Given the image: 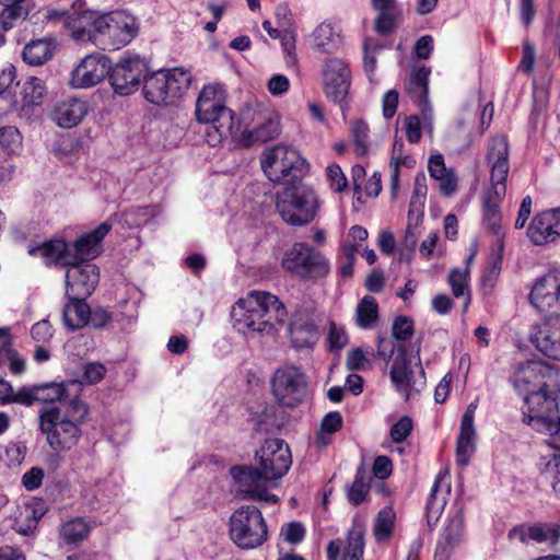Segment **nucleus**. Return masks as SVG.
Instances as JSON below:
<instances>
[{
    "mask_svg": "<svg viewBox=\"0 0 560 560\" xmlns=\"http://www.w3.org/2000/svg\"><path fill=\"white\" fill-rule=\"evenodd\" d=\"M258 468L254 466H233L230 474L237 490L246 499L277 503L278 497L268 490L276 486L292 464L288 444L281 439H268L256 452Z\"/></svg>",
    "mask_w": 560,
    "mask_h": 560,
    "instance_id": "f257e3e1",
    "label": "nucleus"
},
{
    "mask_svg": "<svg viewBox=\"0 0 560 560\" xmlns=\"http://www.w3.org/2000/svg\"><path fill=\"white\" fill-rule=\"evenodd\" d=\"M68 26L73 39L90 42L102 49H120L128 45L139 32L137 19L125 12L106 14L84 12L69 21Z\"/></svg>",
    "mask_w": 560,
    "mask_h": 560,
    "instance_id": "f03ea898",
    "label": "nucleus"
},
{
    "mask_svg": "<svg viewBox=\"0 0 560 560\" xmlns=\"http://www.w3.org/2000/svg\"><path fill=\"white\" fill-rule=\"evenodd\" d=\"M287 316L278 296L256 290L235 302L231 311L234 328L245 336L278 334Z\"/></svg>",
    "mask_w": 560,
    "mask_h": 560,
    "instance_id": "7ed1b4c3",
    "label": "nucleus"
},
{
    "mask_svg": "<svg viewBox=\"0 0 560 560\" xmlns=\"http://www.w3.org/2000/svg\"><path fill=\"white\" fill-rule=\"evenodd\" d=\"M89 413L88 405L74 399L60 407H45L39 412V430L56 454L72 450L81 438V428Z\"/></svg>",
    "mask_w": 560,
    "mask_h": 560,
    "instance_id": "20e7f679",
    "label": "nucleus"
},
{
    "mask_svg": "<svg viewBox=\"0 0 560 560\" xmlns=\"http://www.w3.org/2000/svg\"><path fill=\"white\" fill-rule=\"evenodd\" d=\"M108 222L101 223L95 230L78 237L71 246L63 240H52L37 246H30L31 256L42 257L47 265H72L91 262L102 253V241L110 232Z\"/></svg>",
    "mask_w": 560,
    "mask_h": 560,
    "instance_id": "39448f33",
    "label": "nucleus"
},
{
    "mask_svg": "<svg viewBox=\"0 0 560 560\" xmlns=\"http://www.w3.org/2000/svg\"><path fill=\"white\" fill-rule=\"evenodd\" d=\"M260 166L271 183L284 187L301 185L311 171V164L300 151L284 144L266 148L260 156Z\"/></svg>",
    "mask_w": 560,
    "mask_h": 560,
    "instance_id": "423d86ee",
    "label": "nucleus"
},
{
    "mask_svg": "<svg viewBox=\"0 0 560 560\" xmlns=\"http://www.w3.org/2000/svg\"><path fill=\"white\" fill-rule=\"evenodd\" d=\"M191 79L190 71L182 67L147 71L142 82L143 97L153 105H171L188 90Z\"/></svg>",
    "mask_w": 560,
    "mask_h": 560,
    "instance_id": "0eeeda50",
    "label": "nucleus"
},
{
    "mask_svg": "<svg viewBox=\"0 0 560 560\" xmlns=\"http://www.w3.org/2000/svg\"><path fill=\"white\" fill-rule=\"evenodd\" d=\"M229 535L242 550L264 545L268 539V527L260 510L254 505H244L234 511L229 521Z\"/></svg>",
    "mask_w": 560,
    "mask_h": 560,
    "instance_id": "6e6552de",
    "label": "nucleus"
},
{
    "mask_svg": "<svg viewBox=\"0 0 560 560\" xmlns=\"http://www.w3.org/2000/svg\"><path fill=\"white\" fill-rule=\"evenodd\" d=\"M276 209L290 225H306L315 218V200L312 187L293 185L276 195Z\"/></svg>",
    "mask_w": 560,
    "mask_h": 560,
    "instance_id": "1a4fd4ad",
    "label": "nucleus"
},
{
    "mask_svg": "<svg viewBox=\"0 0 560 560\" xmlns=\"http://www.w3.org/2000/svg\"><path fill=\"white\" fill-rule=\"evenodd\" d=\"M243 131L236 141L243 147H252L276 138L279 133V118L275 112L256 104L247 106L241 114Z\"/></svg>",
    "mask_w": 560,
    "mask_h": 560,
    "instance_id": "9d476101",
    "label": "nucleus"
},
{
    "mask_svg": "<svg viewBox=\"0 0 560 560\" xmlns=\"http://www.w3.org/2000/svg\"><path fill=\"white\" fill-rule=\"evenodd\" d=\"M487 164L490 167L491 186L486 191L483 202L500 205L506 192V178L510 171L509 144L503 136L489 141Z\"/></svg>",
    "mask_w": 560,
    "mask_h": 560,
    "instance_id": "9b49d317",
    "label": "nucleus"
},
{
    "mask_svg": "<svg viewBox=\"0 0 560 560\" xmlns=\"http://www.w3.org/2000/svg\"><path fill=\"white\" fill-rule=\"evenodd\" d=\"M271 394L283 407L299 406L307 393V380L300 368L283 365L275 371L270 380Z\"/></svg>",
    "mask_w": 560,
    "mask_h": 560,
    "instance_id": "f8f14e48",
    "label": "nucleus"
},
{
    "mask_svg": "<svg viewBox=\"0 0 560 560\" xmlns=\"http://www.w3.org/2000/svg\"><path fill=\"white\" fill-rule=\"evenodd\" d=\"M530 305L549 322L560 317V271L551 270L537 278L530 289Z\"/></svg>",
    "mask_w": 560,
    "mask_h": 560,
    "instance_id": "ddd939ff",
    "label": "nucleus"
},
{
    "mask_svg": "<svg viewBox=\"0 0 560 560\" xmlns=\"http://www.w3.org/2000/svg\"><path fill=\"white\" fill-rule=\"evenodd\" d=\"M148 65L139 56H125L107 73L116 94L127 96L138 91L143 82Z\"/></svg>",
    "mask_w": 560,
    "mask_h": 560,
    "instance_id": "4468645a",
    "label": "nucleus"
},
{
    "mask_svg": "<svg viewBox=\"0 0 560 560\" xmlns=\"http://www.w3.org/2000/svg\"><path fill=\"white\" fill-rule=\"evenodd\" d=\"M352 74L349 66L339 58L327 59L322 69V84L325 96L342 105L351 86Z\"/></svg>",
    "mask_w": 560,
    "mask_h": 560,
    "instance_id": "2eb2a0df",
    "label": "nucleus"
},
{
    "mask_svg": "<svg viewBox=\"0 0 560 560\" xmlns=\"http://www.w3.org/2000/svg\"><path fill=\"white\" fill-rule=\"evenodd\" d=\"M196 117L202 124L231 122L233 113L224 105V92L219 84L205 85L196 102Z\"/></svg>",
    "mask_w": 560,
    "mask_h": 560,
    "instance_id": "dca6fc26",
    "label": "nucleus"
},
{
    "mask_svg": "<svg viewBox=\"0 0 560 560\" xmlns=\"http://www.w3.org/2000/svg\"><path fill=\"white\" fill-rule=\"evenodd\" d=\"M288 335L294 349L313 348L315 342V310L312 303H303L296 307L288 325Z\"/></svg>",
    "mask_w": 560,
    "mask_h": 560,
    "instance_id": "f3484780",
    "label": "nucleus"
},
{
    "mask_svg": "<svg viewBox=\"0 0 560 560\" xmlns=\"http://www.w3.org/2000/svg\"><path fill=\"white\" fill-rule=\"evenodd\" d=\"M110 60L101 52L85 56L71 71L69 83L74 89L97 85L109 72Z\"/></svg>",
    "mask_w": 560,
    "mask_h": 560,
    "instance_id": "a211bd4d",
    "label": "nucleus"
},
{
    "mask_svg": "<svg viewBox=\"0 0 560 560\" xmlns=\"http://www.w3.org/2000/svg\"><path fill=\"white\" fill-rule=\"evenodd\" d=\"M66 272V294L68 299L90 296L100 281V271L92 262L63 265Z\"/></svg>",
    "mask_w": 560,
    "mask_h": 560,
    "instance_id": "6ab92c4d",
    "label": "nucleus"
},
{
    "mask_svg": "<svg viewBox=\"0 0 560 560\" xmlns=\"http://www.w3.org/2000/svg\"><path fill=\"white\" fill-rule=\"evenodd\" d=\"M281 265L298 277L308 278L315 270V252L306 243H295L284 253Z\"/></svg>",
    "mask_w": 560,
    "mask_h": 560,
    "instance_id": "aec40b11",
    "label": "nucleus"
},
{
    "mask_svg": "<svg viewBox=\"0 0 560 560\" xmlns=\"http://www.w3.org/2000/svg\"><path fill=\"white\" fill-rule=\"evenodd\" d=\"M509 538L518 539L522 542L533 540L555 547L560 542V524L535 523L528 526L514 527L510 530Z\"/></svg>",
    "mask_w": 560,
    "mask_h": 560,
    "instance_id": "412c9836",
    "label": "nucleus"
},
{
    "mask_svg": "<svg viewBox=\"0 0 560 560\" xmlns=\"http://www.w3.org/2000/svg\"><path fill=\"white\" fill-rule=\"evenodd\" d=\"M89 113L86 101L70 97L56 104L51 118L61 128L78 126Z\"/></svg>",
    "mask_w": 560,
    "mask_h": 560,
    "instance_id": "4be33fe9",
    "label": "nucleus"
},
{
    "mask_svg": "<svg viewBox=\"0 0 560 560\" xmlns=\"http://www.w3.org/2000/svg\"><path fill=\"white\" fill-rule=\"evenodd\" d=\"M430 73L431 69L429 67H421L413 70L408 86V92L418 103L424 121H431L432 119V107L428 98Z\"/></svg>",
    "mask_w": 560,
    "mask_h": 560,
    "instance_id": "5701e85b",
    "label": "nucleus"
},
{
    "mask_svg": "<svg viewBox=\"0 0 560 560\" xmlns=\"http://www.w3.org/2000/svg\"><path fill=\"white\" fill-rule=\"evenodd\" d=\"M451 493V476L447 469L441 470L433 482L428 501L427 516L428 518L439 520Z\"/></svg>",
    "mask_w": 560,
    "mask_h": 560,
    "instance_id": "b1692460",
    "label": "nucleus"
},
{
    "mask_svg": "<svg viewBox=\"0 0 560 560\" xmlns=\"http://www.w3.org/2000/svg\"><path fill=\"white\" fill-rule=\"evenodd\" d=\"M530 341L544 355L560 361V329H553L548 322L536 326Z\"/></svg>",
    "mask_w": 560,
    "mask_h": 560,
    "instance_id": "393cba45",
    "label": "nucleus"
},
{
    "mask_svg": "<svg viewBox=\"0 0 560 560\" xmlns=\"http://www.w3.org/2000/svg\"><path fill=\"white\" fill-rule=\"evenodd\" d=\"M371 4L377 11L375 31L381 35L392 33L398 26L400 5L396 0H371Z\"/></svg>",
    "mask_w": 560,
    "mask_h": 560,
    "instance_id": "a878e982",
    "label": "nucleus"
},
{
    "mask_svg": "<svg viewBox=\"0 0 560 560\" xmlns=\"http://www.w3.org/2000/svg\"><path fill=\"white\" fill-rule=\"evenodd\" d=\"M413 371L411 368V360L407 357V351L404 347L399 348L390 368V381L396 386V389L402 394L406 399L409 398V388L412 383Z\"/></svg>",
    "mask_w": 560,
    "mask_h": 560,
    "instance_id": "bb28decb",
    "label": "nucleus"
},
{
    "mask_svg": "<svg viewBox=\"0 0 560 560\" xmlns=\"http://www.w3.org/2000/svg\"><path fill=\"white\" fill-rule=\"evenodd\" d=\"M527 235L530 242L538 246L559 240V232H556L553 228V221L549 210L542 211L534 217L528 226Z\"/></svg>",
    "mask_w": 560,
    "mask_h": 560,
    "instance_id": "cd10ccee",
    "label": "nucleus"
},
{
    "mask_svg": "<svg viewBox=\"0 0 560 560\" xmlns=\"http://www.w3.org/2000/svg\"><path fill=\"white\" fill-rule=\"evenodd\" d=\"M36 396H38L37 401L46 404V407H60L79 399L77 396H69L68 386L63 383L38 384L36 385Z\"/></svg>",
    "mask_w": 560,
    "mask_h": 560,
    "instance_id": "c85d7f7f",
    "label": "nucleus"
},
{
    "mask_svg": "<svg viewBox=\"0 0 560 560\" xmlns=\"http://www.w3.org/2000/svg\"><path fill=\"white\" fill-rule=\"evenodd\" d=\"M86 298L69 299L62 312L65 325L75 330L89 324L91 310L85 302Z\"/></svg>",
    "mask_w": 560,
    "mask_h": 560,
    "instance_id": "c756f323",
    "label": "nucleus"
},
{
    "mask_svg": "<svg viewBox=\"0 0 560 560\" xmlns=\"http://www.w3.org/2000/svg\"><path fill=\"white\" fill-rule=\"evenodd\" d=\"M464 536V517L462 512H457L454 516L448 518L445 525L438 546V552H445L446 549H453L463 539Z\"/></svg>",
    "mask_w": 560,
    "mask_h": 560,
    "instance_id": "7c9ffc66",
    "label": "nucleus"
},
{
    "mask_svg": "<svg viewBox=\"0 0 560 560\" xmlns=\"http://www.w3.org/2000/svg\"><path fill=\"white\" fill-rule=\"evenodd\" d=\"M30 0H0L2 10L0 11V24L8 30L20 19L28 14Z\"/></svg>",
    "mask_w": 560,
    "mask_h": 560,
    "instance_id": "2f4dec72",
    "label": "nucleus"
},
{
    "mask_svg": "<svg viewBox=\"0 0 560 560\" xmlns=\"http://www.w3.org/2000/svg\"><path fill=\"white\" fill-rule=\"evenodd\" d=\"M363 553L364 527L360 523H354L348 532L342 560H363Z\"/></svg>",
    "mask_w": 560,
    "mask_h": 560,
    "instance_id": "473e14b6",
    "label": "nucleus"
},
{
    "mask_svg": "<svg viewBox=\"0 0 560 560\" xmlns=\"http://www.w3.org/2000/svg\"><path fill=\"white\" fill-rule=\"evenodd\" d=\"M23 60L32 66H40L52 56L51 43L47 39H36L23 49Z\"/></svg>",
    "mask_w": 560,
    "mask_h": 560,
    "instance_id": "72a5a7b5",
    "label": "nucleus"
},
{
    "mask_svg": "<svg viewBox=\"0 0 560 560\" xmlns=\"http://www.w3.org/2000/svg\"><path fill=\"white\" fill-rule=\"evenodd\" d=\"M378 318V305L373 296L361 299L355 311V323L362 329H369Z\"/></svg>",
    "mask_w": 560,
    "mask_h": 560,
    "instance_id": "f704fd0d",
    "label": "nucleus"
},
{
    "mask_svg": "<svg viewBox=\"0 0 560 560\" xmlns=\"http://www.w3.org/2000/svg\"><path fill=\"white\" fill-rule=\"evenodd\" d=\"M447 282L455 298H464V312H466L470 304L468 270L452 269Z\"/></svg>",
    "mask_w": 560,
    "mask_h": 560,
    "instance_id": "c9c22d12",
    "label": "nucleus"
},
{
    "mask_svg": "<svg viewBox=\"0 0 560 560\" xmlns=\"http://www.w3.org/2000/svg\"><path fill=\"white\" fill-rule=\"evenodd\" d=\"M340 43V28L337 24L324 22L317 27V48L331 51L336 49Z\"/></svg>",
    "mask_w": 560,
    "mask_h": 560,
    "instance_id": "e433bc0d",
    "label": "nucleus"
},
{
    "mask_svg": "<svg viewBox=\"0 0 560 560\" xmlns=\"http://www.w3.org/2000/svg\"><path fill=\"white\" fill-rule=\"evenodd\" d=\"M395 513L392 509H383L378 512L374 522V536L377 541H385L392 537Z\"/></svg>",
    "mask_w": 560,
    "mask_h": 560,
    "instance_id": "4c0bfd02",
    "label": "nucleus"
},
{
    "mask_svg": "<svg viewBox=\"0 0 560 560\" xmlns=\"http://www.w3.org/2000/svg\"><path fill=\"white\" fill-rule=\"evenodd\" d=\"M306 535L305 526L298 521L285 523L281 526L279 539L281 545L287 542L289 545H299L302 542Z\"/></svg>",
    "mask_w": 560,
    "mask_h": 560,
    "instance_id": "58836bf2",
    "label": "nucleus"
},
{
    "mask_svg": "<svg viewBox=\"0 0 560 560\" xmlns=\"http://www.w3.org/2000/svg\"><path fill=\"white\" fill-rule=\"evenodd\" d=\"M89 534V525L82 518H75L65 523L60 535L67 542H77Z\"/></svg>",
    "mask_w": 560,
    "mask_h": 560,
    "instance_id": "ea45409f",
    "label": "nucleus"
},
{
    "mask_svg": "<svg viewBox=\"0 0 560 560\" xmlns=\"http://www.w3.org/2000/svg\"><path fill=\"white\" fill-rule=\"evenodd\" d=\"M45 91L44 81L32 77L23 85V100L28 105H38L45 95Z\"/></svg>",
    "mask_w": 560,
    "mask_h": 560,
    "instance_id": "a19ab883",
    "label": "nucleus"
},
{
    "mask_svg": "<svg viewBox=\"0 0 560 560\" xmlns=\"http://www.w3.org/2000/svg\"><path fill=\"white\" fill-rule=\"evenodd\" d=\"M209 127L206 131V140L209 145L215 147L222 142V140L229 136L233 137L235 140L237 136L233 132V121L231 122H217V124H208Z\"/></svg>",
    "mask_w": 560,
    "mask_h": 560,
    "instance_id": "79ce46f5",
    "label": "nucleus"
},
{
    "mask_svg": "<svg viewBox=\"0 0 560 560\" xmlns=\"http://www.w3.org/2000/svg\"><path fill=\"white\" fill-rule=\"evenodd\" d=\"M354 142V152L358 156H364L369 152V126L363 120H355L351 126Z\"/></svg>",
    "mask_w": 560,
    "mask_h": 560,
    "instance_id": "37998d69",
    "label": "nucleus"
},
{
    "mask_svg": "<svg viewBox=\"0 0 560 560\" xmlns=\"http://www.w3.org/2000/svg\"><path fill=\"white\" fill-rule=\"evenodd\" d=\"M0 147L9 154L16 153L22 147L19 129L13 126L0 128Z\"/></svg>",
    "mask_w": 560,
    "mask_h": 560,
    "instance_id": "c03bdc74",
    "label": "nucleus"
},
{
    "mask_svg": "<svg viewBox=\"0 0 560 560\" xmlns=\"http://www.w3.org/2000/svg\"><path fill=\"white\" fill-rule=\"evenodd\" d=\"M368 492L369 482L365 480L364 471L358 469L355 479L348 491V499L352 504L358 505L365 500Z\"/></svg>",
    "mask_w": 560,
    "mask_h": 560,
    "instance_id": "a18cd8bd",
    "label": "nucleus"
},
{
    "mask_svg": "<svg viewBox=\"0 0 560 560\" xmlns=\"http://www.w3.org/2000/svg\"><path fill=\"white\" fill-rule=\"evenodd\" d=\"M106 373V368L98 362H89L82 366V374L79 383L81 385H93L101 382Z\"/></svg>",
    "mask_w": 560,
    "mask_h": 560,
    "instance_id": "49530a36",
    "label": "nucleus"
},
{
    "mask_svg": "<svg viewBox=\"0 0 560 560\" xmlns=\"http://www.w3.org/2000/svg\"><path fill=\"white\" fill-rule=\"evenodd\" d=\"M8 396L5 404H20L26 407L32 406L38 398L36 396V385L23 386L16 392L12 388V393Z\"/></svg>",
    "mask_w": 560,
    "mask_h": 560,
    "instance_id": "de8ad7c7",
    "label": "nucleus"
},
{
    "mask_svg": "<svg viewBox=\"0 0 560 560\" xmlns=\"http://www.w3.org/2000/svg\"><path fill=\"white\" fill-rule=\"evenodd\" d=\"M327 341L330 351H340L348 343V336L345 328L331 320L329 323Z\"/></svg>",
    "mask_w": 560,
    "mask_h": 560,
    "instance_id": "09e8293b",
    "label": "nucleus"
},
{
    "mask_svg": "<svg viewBox=\"0 0 560 560\" xmlns=\"http://www.w3.org/2000/svg\"><path fill=\"white\" fill-rule=\"evenodd\" d=\"M250 421L254 424V429L258 432H267L271 430L276 425L273 408L265 407L259 415L258 412L252 413Z\"/></svg>",
    "mask_w": 560,
    "mask_h": 560,
    "instance_id": "8fccbe9b",
    "label": "nucleus"
},
{
    "mask_svg": "<svg viewBox=\"0 0 560 560\" xmlns=\"http://www.w3.org/2000/svg\"><path fill=\"white\" fill-rule=\"evenodd\" d=\"M37 520L35 511L26 508L24 512L21 513L20 517H16L14 529L22 535H28L36 528Z\"/></svg>",
    "mask_w": 560,
    "mask_h": 560,
    "instance_id": "3c124183",
    "label": "nucleus"
},
{
    "mask_svg": "<svg viewBox=\"0 0 560 560\" xmlns=\"http://www.w3.org/2000/svg\"><path fill=\"white\" fill-rule=\"evenodd\" d=\"M280 42L285 56L287 66H296L294 32L292 30H283V35H281Z\"/></svg>",
    "mask_w": 560,
    "mask_h": 560,
    "instance_id": "603ef678",
    "label": "nucleus"
},
{
    "mask_svg": "<svg viewBox=\"0 0 560 560\" xmlns=\"http://www.w3.org/2000/svg\"><path fill=\"white\" fill-rule=\"evenodd\" d=\"M392 331L395 339L406 341L413 334V322L407 316H398L393 323Z\"/></svg>",
    "mask_w": 560,
    "mask_h": 560,
    "instance_id": "864d4df0",
    "label": "nucleus"
},
{
    "mask_svg": "<svg viewBox=\"0 0 560 560\" xmlns=\"http://www.w3.org/2000/svg\"><path fill=\"white\" fill-rule=\"evenodd\" d=\"M326 175L330 184V188L335 192H341L345 190L348 185V180L339 165L332 164L327 166Z\"/></svg>",
    "mask_w": 560,
    "mask_h": 560,
    "instance_id": "5fc2aeb1",
    "label": "nucleus"
},
{
    "mask_svg": "<svg viewBox=\"0 0 560 560\" xmlns=\"http://www.w3.org/2000/svg\"><path fill=\"white\" fill-rule=\"evenodd\" d=\"M412 431V421L409 417H401L390 429V438L395 443L404 442Z\"/></svg>",
    "mask_w": 560,
    "mask_h": 560,
    "instance_id": "6e6d98bb",
    "label": "nucleus"
},
{
    "mask_svg": "<svg viewBox=\"0 0 560 560\" xmlns=\"http://www.w3.org/2000/svg\"><path fill=\"white\" fill-rule=\"evenodd\" d=\"M476 451V442L457 440L456 443V463L459 466H467L470 457Z\"/></svg>",
    "mask_w": 560,
    "mask_h": 560,
    "instance_id": "4d7b16f0",
    "label": "nucleus"
},
{
    "mask_svg": "<svg viewBox=\"0 0 560 560\" xmlns=\"http://www.w3.org/2000/svg\"><path fill=\"white\" fill-rule=\"evenodd\" d=\"M342 417L338 411L328 412L320 422V430L323 434H331L337 432L342 427Z\"/></svg>",
    "mask_w": 560,
    "mask_h": 560,
    "instance_id": "13d9d810",
    "label": "nucleus"
},
{
    "mask_svg": "<svg viewBox=\"0 0 560 560\" xmlns=\"http://www.w3.org/2000/svg\"><path fill=\"white\" fill-rule=\"evenodd\" d=\"M368 362L363 350L355 348L348 352L346 366L349 371H360L365 369Z\"/></svg>",
    "mask_w": 560,
    "mask_h": 560,
    "instance_id": "bf43d9fd",
    "label": "nucleus"
},
{
    "mask_svg": "<svg viewBox=\"0 0 560 560\" xmlns=\"http://www.w3.org/2000/svg\"><path fill=\"white\" fill-rule=\"evenodd\" d=\"M440 192L445 196H452L457 189V176L454 171H450L444 176L438 177Z\"/></svg>",
    "mask_w": 560,
    "mask_h": 560,
    "instance_id": "052dcab7",
    "label": "nucleus"
},
{
    "mask_svg": "<svg viewBox=\"0 0 560 560\" xmlns=\"http://www.w3.org/2000/svg\"><path fill=\"white\" fill-rule=\"evenodd\" d=\"M398 106V93L396 90L387 91L382 100L383 116L390 119L396 114Z\"/></svg>",
    "mask_w": 560,
    "mask_h": 560,
    "instance_id": "680f3d73",
    "label": "nucleus"
},
{
    "mask_svg": "<svg viewBox=\"0 0 560 560\" xmlns=\"http://www.w3.org/2000/svg\"><path fill=\"white\" fill-rule=\"evenodd\" d=\"M44 478V471L39 467H33L27 470L22 477V485L27 490H35L40 487Z\"/></svg>",
    "mask_w": 560,
    "mask_h": 560,
    "instance_id": "e2e57ef3",
    "label": "nucleus"
},
{
    "mask_svg": "<svg viewBox=\"0 0 560 560\" xmlns=\"http://www.w3.org/2000/svg\"><path fill=\"white\" fill-rule=\"evenodd\" d=\"M380 46L372 40L364 42V69L366 72L372 73L376 68V54Z\"/></svg>",
    "mask_w": 560,
    "mask_h": 560,
    "instance_id": "0e129e2a",
    "label": "nucleus"
},
{
    "mask_svg": "<svg viewBox=\"0 0 560 560\" xmlns=\"http://www.w3.org/2000/svg\"><path fill=\"white\" fill-rule=\"evenodd\" d=\"M31 335L34 340L45 342L52 336V328L48 320L43 319L32 326Z\"/></svg>",
    "mask_w": 560,
    "mask_h": 560,
    "instance_id": "69168bd1",
    "label": "nucleus"
},
{
    "mask_svg": "<svg viewBox=\"0 0 560 560\" xmlns=\"http://www.w3.org/2000/svg\"><path fill=\"white\" fill-rule=\"evenodd\" d=\"M406 136L410 143H417L421 139V121L416 115L406 118Z\"/></svg>",
    "mask_w": 560,
    "mask_h": 560,
    "instance_id": "338daca9",
    "label": "nucleus"
},
{
    "mask_svg": "<svg viewBox=\"0 0 560 560\" xmlns=\"http://www.w3.org/2000/svg\"><path fill=\"white\" fill-rule=\"evenodd\" d=\"M290 86L289 79L283 74H275L268 81V91L273 96L283 95Z\"/></svg>",
    "mask_w": 560,
    "mask_h": 560,
    "instance_id": "774afa93",
    "label": "nucleus"
}]
</instances>
